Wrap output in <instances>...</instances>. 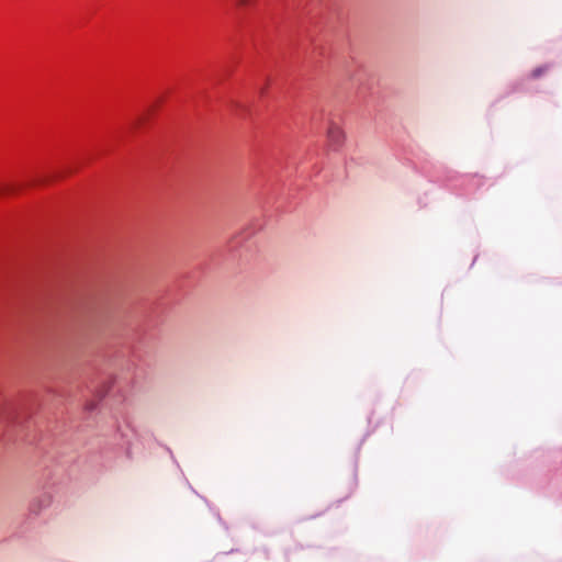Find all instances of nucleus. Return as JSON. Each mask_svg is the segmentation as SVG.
I'll list each match as a JSON object with an SVG mask.
<instances>
[{"mask_svg": "<svg viewBox=\"0 0 562 562\" xmlns=\"http://www.w3.org/2000/svg\"><path fill=\"white\" fill-rule=\"evenodd\" d=\"M327 139L329 146L337 149L340 147L345 140V133L341 130L340 126H338L336 123L331 122L329 123L328 130H327Z\"/></svg>", "mask_w": 562, "mask_h": 562, "instance_id": "obj_1", "label": "nucleus"}, {"mask_svg": "<svg viewBox=\"0 0 562 562\" xmlns=\"http://www.w3.org/2000/svg\"><path fill=\"white\" fill-rule=\"evenodd\" d=\"M50 501L49 495H43L31 503L30 510L37 515L50 505Z\"/></svg>", "mask_w": 562, "mask_h": 562, "instance_id": "obj_2", "label": "nucleus"}, {"mask_svg": "<svg viewBox=\"0 0 562 562\" xmlns=\"http://www.w3.org/2000/svg\"><path fill=\"white\" fill-rule=\"evenodd\" d=\"M548 69H549V67H548V66H541V67H538V68H536V69H533V70H532L531 76H532L533 78H539L541 75H543L544 72H547V71H548Z\"/></svg>", "mask_w": 562, "mask_h": 562, "instance_id": "obj_3", "label": "nucleus"}, {"mask_svg": "<svg viewBox=\"0 0 562 562\" xmlns=\"http://www.w3.org/2000/svg\"><path fill=\"white\" fill-rule=\"evenodd\" d=\"M252 0H237V3L239 5H248L251 3Z\"/></svg>", "mask_w": 562, "mask_h": 562, "instance_id": "obj_4", "label": "nucleus"}]
</instances>
